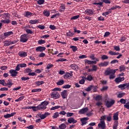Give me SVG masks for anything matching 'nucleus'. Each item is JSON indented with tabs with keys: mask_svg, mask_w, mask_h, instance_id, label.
Returning <instances> with one entry per match:
<instances>
[{
	"mask_svg": "<svg viewBox=\"0 0 129 129\" xmlns=\"http://www.w3.org/2000/svg\"><path fill=\"white\" fill-rule=\"evenodd\" d=\"M118 69H107L106 71H105L104 74L106 75V76H109V79H114L115 77V72L117 71Z\"/></svg>",
	"mask_w": 129,
	"mask_h": 129,
	"instance_id": "nucleus-1",
	"label": "nucleus"
},
{
	"mask_svg": "<svg viewBox=\"0 0 129 129\" xmlns=\"http://www.w3.org/2000/svg\"><path fill=\"white\" fill-rule=\"evenodd\" d=\"M49 104L48 101H44L42 102L41 104L38 105V108L39 110L40 109H46L47 108V105Z\"/></svg>",
	"mask_w": 129,
	"mask_h": 129,
	"instance_id": "nucleus-2",
	"label": "nucleus"
},
{
	"mask_svg": "<svg viewBox=\"0 0 129 129\" xmlns=\"http://www.w3.org/2000/svg\"><path fill=\"white\" fill-rule=\"evenodd\" d=\"M50 96L53 99H58L60 98V94L57 91H53L50 93Z\"/></svg>",
	"mask_w": 129,
	"mask_h": 129,
	"instance_id": "nucleus-3",
	"label": "nucleus"
},
{
	"mask_svg": "<svg viewBox=\"0 0 129 129\" xmlns=\"http://www.w3.org/2000/svg\"><path fill=\"white\" fill-rule=\"evenodd\" d=\"M28 40H29V36L27 34L22 35L20 37V42H22V43H26L28 42Z\"/></svg>",
	"mask_w": 129,
	"mask_h": 129,
	"instance_id": "nucleus-4",
	"label": "nucleus"
},
{
	"mask_svg": "<svg viewBox=\"0 0 129 129\" xmlns=\"http://www.w3.org/2000/svg\"><path fill=\"white\" fill-rule=\"evenodd\" d=\"M97 62H99V58H96L95 60H89L88 59L85 60V63L88 64L89 65H92V64H96Z\"/></svg>",
	"mask_w": 129,
	"mask_h": 129,
	"instance_id": "nucleus-5",
	"label": "nucleus"
},
{
	"mask_svg": "<svg viewBox=\"0 0 129 129\" xmlns=\"http://www.w3.org/2000/svg\"><path fill=\"white\" fill-rule=\"evenodd\" d=\"M115 103V100H111L110 101H107L106 103V106L108 108L109 107H111L113 104Z\"/></svg>",
	"mask_w": 129,
	"mask_h": 129,
	"instance_id": "nucleus-6",
	"label": "nucleus"
},
{
	"mask_svg": "<svg viewBox=\"0 0 129 129\" xmlns=\"http://www.w3.org/2000/svg\"><path fill=\"white\" fill-rule=\"evenodd\" d=\"M85 13L89 16H92L93 15H95V14H94V10L92 9H87L85 10Z\"/></svg>",
	"mask_w": 129,
	"mask_h": 129,
	"instance_id": "nucleus-7",
	"label": "nucleus"
},
{
	"mask_svg": "<svg viewBox=\"0 0 129 129\" xmlns=\"http://www.w3.org/2000/svg\"><path fill=\"white\" fill-rule=\"evenodd\" d=\"M14 35V32L13 31H9L7 32L4 33L3 39H6L8 38V37H10V36H13Z\"/></svg>",
	"mask_w": 129,
	"mask_h": 129,
	"instance_id": "nucleus-8",
	"label": "nucleus"
},
{
	"mask_svg": "<svg viewBox=\"0 0 129 129\" xmlns=\"http://www.w3.org/2000/svg\"><path fill=\"white\" fill-rule=\"evenodd\" d=\"M18 55L20 56V57H21V58H24L25 57H27V56H28V53H27V52L20 51L19 52Z\"/></svg>",
	"mask_w": 129,
	"mask_h": 129,
	"instance_id": "nucleus-9",
	"label": "nucleus"
},
{
	"mask_svg": "<svg viewBox=\"0 0 129 129\" xmlns=\"http://www.w3.org/2000/svg\"><path fill=\"white\" fill-rule=\"evenodd\" d=\"M98 127H101L102 129H105L106 126H105V122L104 120L101 121L98 124Z\"/></svg>",
	"mask_w": 129,
	"mask_h": 129,
	"instance_id": "nucleus-10",
	"label": "nucleus"
},
{
	"mask_svg": "<svg viewBox=\"0 0 129 129\" xmlns=\"http://www.w3.org/2000/svg\"><path fill=\"white\" fill-rule=\"evenodd\" d=\"M9 73L11 74V76L13 77H16L18 75V72L16 71V70L11 69L9 71Z\"/></svg>",
	"mask_w": 129,
	"mask_h": 129,
	"instance_id": "nucleus-11",
	"label": "nucleus"
},
{
	"mask_svg": "<svg viewBox=\"0 0 129 129\" xmlns=\"http://www.w3.org/2000/svg\"><path fill=\"white\" fill-rule=\"evenodd\" d=\"M61 96L63 99L67 98L68 94H67V91L66 90H63L60 94Z\"/></svg>",
	"mask_w": 129,
	"mask_h": 129,
	"instance_id": "nucleus-12",
	"label": "nucleus"
},
{
	"mask_svg": "<svg viewBox=\"0 0 129 129\" xmlns=\"http://www.w3.org/2000/svg\"><path fill=\"white\" fill-rule=\"evenodd\" d=\"M46 50V47L44 46H38L36 48V52H44Z\"/></svg>",
	"mask_w": 129,
	"mask_h": 129,
	"instance_id": "nucleus-13",
	"label": "nucleus"
},
{
	"mask_svg": "<svg viewBox=\"0 0 129 129\" xmlns=\"http://www.w3.org/2000/svg\"><path fill=\"white\" fill-rule=\"evenodd\" d=\"M88 117H84L81 119V122H82V125H85L87 123V120H88Z\"/></svg>",
	"mask_w": 129,
	"mask_h": 129,
	"instance_id": "nucleus-14",
	"label": "nucleus"
},
{
	"mask_svg": "<svg viewBox=\"0 0 129 129\" xmlns=\"http://www.w3.org/2000/svg\"><path fill=\"white\" fill-rule=\"evenodd\" d=\"M124 81V77H117L115 79V82H116V83H119L120 82H122V81Z\"/></svg>",
	"mask_w": 129,
	"mask_h": 129,
	"instance_id": "nucleus-15",
	"label": "nucleus"
},
{
	"mask_svg": "<svg viewBox=\"0 0 129 129\" xmlns=\"http://www.w3.org/2000/svg\"><path fill=\"white\" fill-rule=\"evenodd\" d=\"M25 109L28 108V109H32L34 111H37V110H39V106H30V107H26L25 108Z\"/></svg>",
	"mask_w": 129,
	"mask_h": 129,
	"instance_id": "nucleus-16",
	"label": "nucleus"
},
{
	"mask_svg": "<svg viewBox=\"0 0 129 129\" xmlns=\"http://www.w3.org/2000/svg\"><path fill=\"white\" fill-rule=\"evenodd\" d=\"M50 114V113L49 112H45L44 114L40 115L39 117L41 118V119H44V118H46L47 116H49Z\"/></svg>",
	"mask_w": 129,
	"mask_h": 129,
	"instance_id": "nucleus-17",
	"label": "nucleus"
},
{
	"mask_svg": "<svg viewBox=\"0 0 129 129\" xmlns=\"http://www.w3.org/2000/svg\"><path fill=\"white\" fill-rule=\"evenodd\" d=\"M68 122L69 123H76L77 120H75L73 117H70L68 119Z\"/></svg>",
	"mask_w": 129,
	"mask_h": 129,
	"instance_id": "nucleus-18",
	"label": "nucleus"
},
{
	"mask_svg": "<svg viewBox=\"0 0 129 129\" xmlns=\"http://www.w3.org/2000/svg\"><path fill=\"white\" fill-rule=\"evenodd\" d=\"M87 111H88V108L86 107L80 110L79 113H80V114H84V113H85V112Z\"/></svg>",
	"mask_w": 129,
	"mask_h": 129,
	"instance_id": "nucleus-19",
	"label": "nucleus"
},
{
	"mask_svg": "<svg viewBox=\"0 0 129 129\" xmlns=\"http://www.w3.org/2000/svg\"><path fill=\"white\" fill-rule=\"evenodd\" d=\"M72 76H73V74H72V73H66L63 75V78H64V79H67V78H69L70 77H72Z\"/></svg>",
	"mask_w": 129,
	"mask_h": 129,
	"instance_id": "nucleus-20",
	"label": "nucleus"
},
{
	"mask_svg": "<svg viewBox=\"0 0 129 129\" xmlns=\"http://www.w3.org/2000/svg\"><path fill=\"white\" fill-rule=\"evenodd\" d=\"M32 16H33V13L29 11H26L24 13V17L26 18H31Z\"/></svg>",
	"mask_w": 129,
	"mask_h": 129,
	"instance_id": "nucleus-21",
	"label": "nucleus"
},
{
	"mask_svg": "<svg viewBox=\"0 0 129 129\" xmlns=\"http://www.w3.org/2000/svg\"><path fill=\"white\" fill-rule=\"evenodd\" d=\"M82 78H83V79H85V80H88V81H92L93 79V77H92V76L91 75L88 76L87 78L85 77H83Z\"/></svg>",
	"mask_w": 129,
	"mask_h": 129,
	"instance_id": "nucleus-22",
	"label": "nucleus"
},
{
	"mask_svg": "<svg viewBox=\"0 0 129 129\" xmlns=\"http://www.w3.org/2000/svg\"><path fill=\"white\" fill-rule=\"evenodd\" d=\"M16 112H13L11 113V114H7L6 115H4V117L5 118H10V117H12V116H14L15 114H16Z\"/></svg>",
	"mask_w": 129,
	"mask_h": 129,
	"instance_id": "nucleus-23",
	"label": "nucleus"
},
{
	"mask_svg": "<svg viewBox=\"0 0 129 129\" xmlns=\"http://www.w3.org/2000/svg\"><path fill=\"white\" fill-rule=\"evenodd\" d=\"M39 20H31L29 21V24L31 25H36V24H38Z\"/></svg>",
	"mask_w": 129,
	"mask_h": 129,
	"instance_id": "nucleus-24",
	"label": "nucleus"
},
{
	"mask_svg": "<svg viewBox=\"0 0 129 129\" xmlns=\"http://www.w3.org/2000/svg\"><path fill=\"white\" fill-rule=\"evenodd\" d=\"M118 88H120L122 90H123V89H125L126 88V83L123 84H120L119 86H118Z\"/></svg>",
	"mask_w": 129,
	"mask_h": 129,
	"instance_id": "nucleus-25",
	"label": "nucleus"
},
{
	"mask_svg": "<svg viewBox=\"0 0 129 129\" xmlns=\"http://www.w3.org/2000/svg\"><path fill=\"white\" fill-rule=\"evenodd\" d=\"M108 61H104L103 62H101L99 66H100L101 67H106L107 65H108Z\"/></svg>",
	"mask_w": 129,
	"mask_h": 129,
	"instance_id": "nucleus-26",
	"label": "nucleus"
},
{
	"mask_svg": "<svg viewBox=\"0 0 129 129\" xmlns=\"http://www.w3.org/2000/svg\"><path fill=\"white\" fill-rule=\"evenodd\" d=\"M3 19H5L7 20L8 18H10V14L9 13H4L2 15Z\"/></svg>",
	"mask_w": 129,
	"mask_h": 129,
	"instance_id": "nucleus-27",
	"label": "nucleus"
},
{
	"mask_svg": "<svg viewBox=\"0 0 129 129\" xmlns=\"http://www.w3.org/2000/svg\"><path fill=\"white\" fill-rule=\"evenodd\" d=\"M43 14L45 17H49L50 16V11L48 10H44Z\"/></svg>",
	"mask_w": 129,
	"mask_h": 129,
	"instance_id": "nucleus-28",
	"label": "nucleus"
},
{
	"mask_svg": "<svg viewBox=\"0 0 129 129\" xmlns=\"http://www.w3.org/2000/svg\"><path fill=\"white\" fill-rule=\"evenodd\" d=\"M118 112H116V113H114L113 116L114 120H118Z\"/></svg>",
	"mask_w": 129,
	"mask_h": 129,
	"instance_id": "nucleus-29",
	"label": "nucleus"
},
{
	"mask_svg": "<svg viewBox=\"0 0 129 129\" xmlns=\"http://www.w3.org/2000/svg\"><path fill=\"white\" fill-rule=\"evenodd\" d=\"M108 53L110 55H111L112 56H117V55H119V53L115 52L112 51H110L108 52Z\"/></svg>",
	"mask_w": 129,
	"mask_h": 129,
	"instance_id": "nucleus-30",
	"label": "nucleus"
},
{
	"mask_svg": "<svg viewBox=\"0 0 129 129\" xmlns=\"http://www.w3.org/2000/svg\"><path fill=\"white\" fill-rule=\"evenodd\" d=\"M75 34L74 32H71V31H69L67 33V37H73Z\"/></svg>",
	"mask_w": 129,
	"mask_h": 129,
	"instance_id": "nucleus-31",
	"label": "nucleus"
},
{
	"mask_svg": "<svg viewBox=\"0 0 129 129\" xmlns=\"http://www.w3.org/2000/svg\"><path fill=\"white\" fill-rule=\"evenodd\" d=\"M35 83L37 86H40V85H42V84H44V83H45V82H44L43 81H38Z\"/></svg>",
	"mask_w": 129,
	"mask_h": 129,
	"instance_id": "nucleus-32",
	"label": "nucleus"
},
{
	"mask_svg": "<svg viewBox=\"0 0 129 129\" xmlns=\"http://www.w3.org/2000/svg\"><path fill=\"white\" fill-rule=\"evenodd\" d=\"M1 22L4 24H10V23H11V20L10 19L2 20Z\"/></svg>",
	"mask_w": 129,
	"mask_h": 129,
	"instance_id": "nucleus-33",
	"label": "nucleus"
},
{
	"mask_svg": "<svg viewBox=\"0 0 129 129\" xmlns=\"http://www.w3.org/2000/svg\"><path fill=\"white\" fill-rule=\"evenodd\" d=\"M117 126H118V121H115L113 125V129H117Z\"/></svg>",
	"mask_w": 129,
	"mask_h": 129,
	"instance_id": "nucleus-34",
	"label": "nucleus"
},
{
	"mask_svg": "<svg viewBox=\"0 0 129 129\" xmlns=\"http://www.w3.org/2000/svg\"><path fill=\"white\" fill-rule=\"evenodd\" d=\"M62 108V106H54V107H52L50 108V110H55L56 109H58V108Z\"/></svg>",
	"mask_w": 129,
	"mask_h": 129,
	"instance_id": "nucleus-35",
	"label": "nucleus"
},
{
	"mask_svg": "<svg viewBox=\"0 0 129 129\" xmlns=\"http://www.w3.org/2000/svg\"><path fill=\"white\" fill-rule=\"evenodd\" d=\"M64 11H65V5H62L59 7V12L61 13V12H64Z\"/></svg>",
	"mask_w": 129,
	"mask_h": 129,
	"instance_id": "nucleus-36",
	"label": "nucleus"
},
{
	"mask_svg": "<svg viewBox=\"0 0 129 129\" xmlns=\"http://www.w3.org/2000/svg\"><path fill=\"white\" fill-rule=\"evenodd\" d=\"M4 46L7 47L8 46H10V45H11V41H10L6 40V41L4 42Z\"/></svg>",
	"mask_w": 129,
	"mask_h": 129,
	"instance_id": "nucleus-37",
	"label": "nucleus"
},
{
	"mask_svg": "<svg viewBox=\"0 0 129 129\" xmlns=\"http://www.w3.org/2000/svg\"><path fill=\"white\" fill-rule=\"evenodd\" d=\"M111 11H110V10H108V11L102 13V16H103L104 17H106V16H108V15H109V14H111Z\"/></svg>",
	"mask_w": 129,
	"mask_h": 129,
	"instance_id": "nucleus-38",
	"label": "nucleus"
},
{
	"mask_svg": "<svg viewBox=\"0 0 129 129\" xmlns=\"http://www.w3.org/2000/svg\"><path fill=\"white\" fill-rule=\"evenodd\" d=\"M125 94V93H123V92H122V93H119L117 95V97L118 98H121V97L124 96Z\"/></svg>",
	"mask_w": 129,
	"mask_h": 129,
	"instance_id": "nucleus-39",
	"label": "nucleus"
},
{
	"mask_svg": "<svg viewBox=\"0 0 129 129\" xmlns=\"http://www.w3.org/2000/svg\"><path fill=\"white\" fill-rule=\"evenodd\" d=\"M66 127H67L66 124H65L64 123H62L59 125V128L60 129H65L66 128Z\"/></svg>",
	"mask_w": 129,
	"mask_h": 129,
	"instance_id": "nucleus-40",
	"label": "nucleus"
},
{
	"mask_svg": "<svg viewBox=\"0 0 129 129\" xmlns=\"http://www.w3.org/2000/svg\"><path fill=\"white\" fill-rule=\"evenodd\" d=\"M70 48L72 49L73 52H76V51H77V50H78L77 47H76L74 45L71 46Z\"/></svg>",
	"mask_w": 129,
	"mask_h": 129,
	"instance_id": "nucleus-41",
	"label": "nucleus"
},
{
	"mask_svg": "<svg viewBox=\"0 0 129 129\" xmlns=\"http://www.w3.org/2000/svg\"><path fill=\"white\" fill-rule=\"evenodd\" d=\"M57 85H63V84H64V80H59L58 81L57 83H56Z\"/></svg>",
	"mask_w": 129,
	"mask_h": 129,
	"instance_id": "nucleus-42",
	"label": "nucleus"
},
{
	"mask_svg": "<svg viewBox=\"0 0 129 129\" xmlns=\"http://www.w3.org/2000/svg\"><path fill=\"white\" fill-rule=\"evenodd\" d=\"M59 113L58 112L54 113V115L52 116L53 118H57V117H59Z\"/></svg>",
	"mask_w": 129,
	"mask_h": 129,
	"instance_id": "nucleus-43",
	"label": "nucleus"
},
{
	"mask_svg": "<svg viewBox=\"0 0 129 129\" xmlns=\"http://www.w3.org/2000/svg\"><path fill=\"white\" fill-rule=\"evenodd\" d=\"M40 91H42V89H35L32 90V92H40Z\"/></svg>",
	"mask_w": 129,
	"mask_h": 129,
	"instance_id": "nucleus-44",
	"label": "nucleus"
},
{
	"mask_svg": "<svg viewBox=\"0 0 129 129\" xmlns=\"http://www.w3.org/2000/svg\"><path fill=\"white\" fill-rule=\"evenodd\" d=\"M38 43L39 45H42L43 44H45V43H46V41L43 40V39H40L38 40Z\"/></svg>",
	"mask_w": 129,
	"mask_h": 129,
	"instance_id": "nucleus-45",
	"label": "nucleus"
},
{
	"mask_svg": "<svg viewBox=\"0 0 129 129\" xmlns=\"http://www.w3.org/2000/svg\"><path fill=\"white\" fill-rule=\"evenodd\" d=\"M118 102H120V103H122V104H125V102H126V100L124 99H121Z\"/></svg>",
	"mask_w": 129,
	"mask_h": 129,
	"instance_id": "nucleus-46",
	"label": "nucleus"
},
{
	"mask_svg": "<svg viewBox=\"0 0 129 129\" xmlns=\"http://www.w3.org/2000/svg\"><path fill=\"white\" fill-rule=\"evenodd\" d=\"M64 61H67L66 58H59L56 60V62H64Z\"/></svg>",
	"mask_w": 129,
	"mask_h": 129,
	"instance_id": "nucleus-47",
	"label": "nucleus"
},
{
	"mask_svg": "<svg viewBox=\"0 0 129 129\" xmlns=\"http://www.w3.org/2000/svg\"><path fill=\"white\" fill-rule=\"evenodd\" d=\"M32 71L31 69L27 68L24 70V73H30Z\"/></svg>",
	"mask_w": 129,
	"mask_h": 129,
	"instance_id": "nucleus-48",
	"label": "nucleus"
},
{
	"mask_svg": "<svg viewBox=\"0 0 129 129\" xmlns=\"http://www.w3.org/2000/svg\"><path fill=\"white\" fill-rule=\"evenodd\" d=\"M45 3V0H38L37 1V4L38 5H44V3Z\"/></svg>",
	"mask_w": 129,
	"mask_h": 129,
	"instance_id": "nucleus-49",
	"label": "nucleus"
},
{
	"mask_svg": "<svg viewBox=\"0 0 129 129\" xmlns=\"http://www.w3.org/2000/svg\"><path fill=\"white\" fill-rule=\"evenodd\" d=\"M38 29H40V30H45V26L42 25H39L37 26Z\"/></svg>",
	"mask_w": 129,
	"mask_h": 129,
	"instance_id": "nucleus-50",
	"label": "nucleus"
},
{
	"mask_svg": "<svg viewBox=\"0 0 129 129\" xmlns=\"http://www.w3.org/2000/svg\"><path fill=\"white\" fill-rule=\"evenodd\" d=\"M102 99V97L100 95H98L95 97V100H96L97 101L98 100H101Z\"/></svg>",
	"mask_w": 129,
	"mask_h": 129,
	"instance_id": "nucleus-51",
	"label": "nucleus"
},
{
	"mask_svg": "<svg viewBox=\"0 0 129 129\" xmlns=\"http://www.w3.org/2000/svg\"><path fill=\"white\" fill-rule=\"evenodd\" d=\"M71 67L74 70H76V69H77V67H78V66H77V65H76V64H71Z\"/></svg>",
	"mask_w": 129,
	"mask_h": 129,
	"instance_id": "nucleus-52",
	"label": "nucleus"
},
{
	"mask_svg": "<svg viewBox=\"0 0 129 129\" xmlns=\"http://www.w3.org/2000/svg\"><path fill=\"white\" fill-rule=\"evenodd\" d=\"M5 84H6V86L7 85H14V83H13L12 82V80H8V83L7 84L5 83Z\"/></svg>",
	"mask_w": 129,
	"mask_h": 129,
	"instance_id": "nucleus-53",
	"label": "nucleus"
},
{
	"mask_svg": "<svg viewBox=\"0 0 129 129\" xmlns=\"http://www.w3.org/2000/svg\"><path fill=\"white\" fill-rule=\"evenodd\" d=\"M108 59V57L106 55H103L101 56L102 60H107Z\"/></svg>",
	"mask_w": 129,
	"mask_h": 129,
	"instance_id": "nucleus-54",
	"label": "nucleus"
},
{
	"mask_svg": "<svg viewBox=\"0 0 129 129\" xmlns=\"http://www.w3.org/2000/svg\"><path fill=\"white\" fill-rule=\"evenodd\" d=\"M86 91H91V90H92V85L90 86L89 87H88V88H87L86 89H85Z\"/></svg>",
	"mask_w": 129,
	"mask_h": 129,
	"instance_id": "nucleus-55",
	"label": "nucleus"
},
{
	"mask_svg": "<svg viewBox=\"0 0 129 129\" xmlns=\"http://www.w3.org/2000/svg\"><path fill=\"white\" fill-rule=\"evenodd\" d=\"M62 89L60 88H55L53 89H52V91H61Z\"/></svg>",
	"mask_w": 129,
	"mask_h": 129,
	"instance_id": "nucleus-56",
	"label": "nucleus"
},
{
	"mask_svg": "<svg viewBox=\"0 0 129 129\" xmlns=\"http://www.w3.org/2000/svg\"><path fill=\"white\" fill-rule=\"evenodd\" d=\"M92 71H97V66H96V65H93L92 66Z\"/></svg>",
	"mask_w": 129,
	"mask_h": 129,
	"instance_id": "nucleus-57",
	"label": "nucleus"
},
{
	"mask_svg": "<svg viewBox=\"0 0 129 129\" xmlns=\"http://www.w3.org/2000/svg\"><path fill=\"white\" fill-rule=\"evenodd\" d=\"M53 65L49 63L48 64H47V67H46V69H47L48 70H49V69H51V68H52V67H53Z\"/></svg>",
	"mask_w": 129,
	"mask_h": 129,
	"instance_id": "nucleus-58",
	"label": "nucleus"
},
{
	"mask_svg": "<svg viewBox=\"0 0 129 129\" xmlns=\"http://www.w3.org/2000/svg\"><path fill=\"white\" fill-rule=\"evenodd\" d=\"M107 89H108V86L103 87L101 89V91L102 92L105 91L106 90H107Z\"/></svg>",
	"mask_w": 129,
	"mask_h": 129,
	"instance_id": "nucleus-59",
	"label": "nucleus"
},
{
	"mask_svg": "<svg viewBox=\"0 0 129 129\" xmlns=\"http://www.w3.org/2000/svg\"><path fill=\"white\" fill-rule=\"evenodd\" d=\"M29 76H37V74H36V73H34V72H30L29 73H28V75Z\"/></svg>",
	"mask_w": 129,
	"mask_h": 129,
	"instance_id": "nucleus-60",
	"label": "nucleus"
},
{
	"mask_svg": "<svg viewBox=\"0 0 129 129\" xmlns=\"http://www.w3.org/2000/svg\"><path fill=\"white\" fill-rule=\"evenodd\" d=\"M25 31L27 34H33V31L31 29H27Z\"/></svg>",
	"mask_w": 129,
	"mask_h": 129,
	"instance_id": "nucleus-61",
	"label": "nucleus"
},
{
	"mask_svg": "<svg viewBox=\"0 0 129 129\" xmlns=\"http://www.w3.org/2000/svg\"><path fill=\"white\" fill-rule=\"evenodd\" d=\"M49 28L51 29V30H56V26H55L54 25H50L49 26Z\"/></svg>",
	"mask_w": 129,
	"mask_h": 129,
	"instance_id": "nucleus-62",
	"label": "nucleus"
},
{
	"mask_svg": "<svg viewBox=\"0 0 129 129\" xmlns=\"http://www.w3.org/2000/svg\"><path fill=\"white\" fill-rule=\"evenodd\" d=\"M124 107L129 110V101L124 105Z\"/></svg>",
	"mask_w": 129,
	"mask_h": 129,
	"instance_id": "nucleus-63",
	"label": "nucleus"
},
{
	"mask_svg": "<svg viewBox=\"0 0 129 129\" xmlns=\"http://www.w3.org/2000/svg\"><path fill=\"white\" fill-rule=\"evenodd\" d=\"M80 16L79 15H77L75 16H73L72 18H71V20H77L79 18Z\"/></svg>",
	"mask_w": 129,
	"mask_h": 129,
	"instance_id": "nucleus-64",
	"label": "nucleus"
}]
</instances>
